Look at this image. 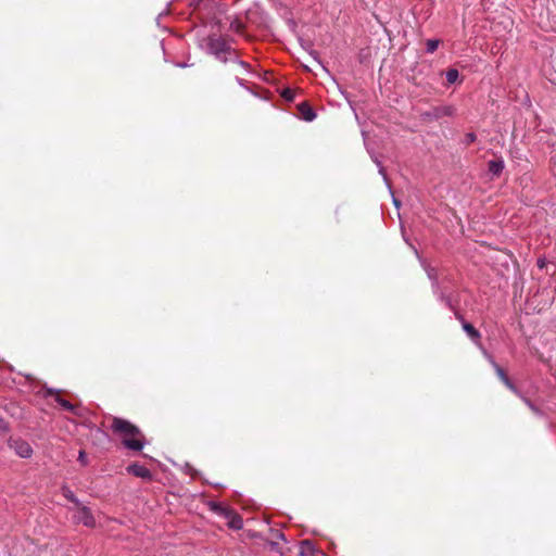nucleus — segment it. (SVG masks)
<instances>
[{
  "label": "nucleus",
  "instance_id": "f257e3e1",
  "mask_svg": "<svg viewBox=\"0 0 556 556\" xmlns=\"http://www.w3.org/2000/svg\"><path fill=\"white\" fill-rule=\"evenodd\" d=\"M111 420L112 432L121 439L126 448L136 452L143 448L144 434L136 425L121 417H112Z\"/></svg>",
  "mask_w": 556,
  "mask_h": 556
},
{
  "label": "nucleus",
  "instance_id": "f03ea898",
  "mask_svg": "<svg viewBox=\"0 0 556 556\" xmlns=\"http://www.w3.org/2000/svg\"><path fill=\"white\" fill-rule=\"evenodd\" d=\"M205 50L222 62H227L228 54L232 53L231 47L222 36L210 35L205 39Z\"/></svg>",
  "mask_w": 556,
  "mask_h": 556
},
{
  "label": "nucleus",
  "instance_id": "7ed1b4c3",
  "mask_svg": "<svg viewBox=\"0 0 556 556\" xmlns=\"http://www.w3.org/2000/svg\"><path fill=\"white\" fill-rule=\"evenodd\" d=\"M74 520L77 523H83L89 528H93L96 526V520L90 509L83 505L77 506V510L74 514Z\"/></svg>",
  "mask_w": 556,
  "mask_h": 556
},
{
  "label": "nucleus",
  "instance_id": "20e7f679",
  "mask_svg": "<svg viewBox=\"0 0 556 556\" xmlns=\"http://www.w3.org/2000/svg\"><path fill=\"white\" fill-rule=\"evenodd\" d=\"M9 446L12 448L20 457L28 458L33 454V448L28 442L21 439H10Z\"/></svg>",
  "mask_w": 556,
  "mask_h": 556
},
{
  "label": "nucleus",
  "instance_id": "39448f33",
  "mask_svg": "<svg viewBox=\"0 0 556 556\" xmlns=\"http://www.w3.org/2000/svg\"><path fill=\"white\" fill-rule=\"evenodd\" d=\"M456 318L462 323L464 331L475 342H478L481 338L480 332L470 324L465 321L463 315L455 313Z\"/></svg>",
  "mask_w": 556,
  "mask_h": 556
},
{
  "label": "nucleus",
  "instance_id": "423d86ee",
  "mask_svg": "<svg viewBox=\"0 0 556 556\" xmlns=\"http://www.w3.org/2000/svg\"><path fill=\"white\" fill-rule=\"evenodd\" d=\"M492 364L495 368V371L498 376V378L503 381V383L513 391L516 395H520V391L516 388V386L510 381V379L507 377L505 371L501 366H498L494 361H492Z\"/></svg>",
  "mask_w": 556,
  "mask_h": 556
},
{
  "label": "nucleus",
  "instance_id": "0eeeda50",
  "mask_svg": "<svg viewBox=\"0 0 556 556\" xmlns=\"http://www.w3.org/2000/svg\"><path fill=\"white\" fill-rule=\"evenodd\" d=\"M127 471L136 477L150 479L152 477L151 471L141 465L131 464L127 467Z\"/></svg>",
  "mask_w": 556,
  "mask_h": 556
},
{
  "label": "nucleus",
  "instance_id": "6e6552de",
  "mask_svg": "<svg viewBox=\"0 0 556 556\" xmlns=\"http://www.w3.org/2000/svg\"><path fill=\"white\" fill-rule=\"evenodd\" d=\"M48 394L51 396H54V400L58 404H60L65 410H68L71 413H76L77 407L70 403L67 400L60 396L59 392H55L53 390H49Z\"/></svg>",
  "mask_w": 556,
  "mask_h": 556
},
{
  "label": "nucleus",
  "instance_id": "1a4fd4ad",
  "mask_svg": "<svg viewBox=\"0 0 556 556\" xmlns=\"http://www.w3.org/2000/svg\"><path fill=\"white\" fill-rule=\"evenodd\" d=\"M225 518L228 520V526L231 529L240 530L243 527L242 518L233 510H230V514H227Z\"/></svg>",
  "mask_w": 556,
  "mask_h": 556
},
{
  "label": "nucleus",
  "instance_id": "9d476101",
  "mask_svg": "<svg viewBox=\"0 0 556 556\" xmlns=\"http://www.w3.org/2000/svg\"><path fill=\"white\" fill-rule=\"evenodd\" d=\"M489 172L494 176H498L504 169V161L503 160H492L488 164Z\"/></svg>",
  "mask_w": 556,
  "mask_h": 556
},
{
  "label": "nucleus",
  "instance_id": "9b49d317",
  "mask_svg": "<svg viewBox=\"0 0 556 556\" xmlns=\"http://www.w3.org/2000/svg\"><path fill=\"white\" fill-rule=\"evenodd\" d=\"M299 108H300V112L305 121L311 122L316 117V114L313 111V109L309 105H307L306 103L300 104Z\"/></svg>",
  "mask_w": 556,
  "mask_h": 556
},
{
  "label": "nucleus",
  "instance_id": "f8f14e48",
  "mask_svg": "<svg viewBox=\"0 0 556 556\" xmlns=\"http://www.w3.org/2000/svg\"><path fill=\"white\" fill-rule=\"evenodd\" d=\"M210 507L213 511H215L216 514L223 516V517H226L227 514H230V510L228 507L224 506L223 504L220 503H211L210 504Z\"/></svg>",
  "mask_w": 556,
  "mask_h": 556
},
{
  "label": "nucleus",
  "instance_id": "ddd939ff",
  "mask_svg": "<svg viewBox=\"0 0 556 556\" xmlns=\"http://www.w3.org/2000/svg\"><path fill=\"white\" fill-rule=\"evenodd\" d=\"M454 113V109L452 106H440L435 109V116L442 117V116H450Z\"/></svg>",
  "mask_w": 556,
  "mask_h": 556
},
{
  "label": "nucleus",
  "instance_id": "4468645a",
  "mask_svg": "<svg viewBox=\"0 0 556 556\" xmlns=\"http://www.w3.org/2000/svg\"><path fill=\"white\" fill-rule=\"evenodd\" d=\"M522 401L523 403L535 414V415H542V412L541 409L535 406L528 397L523 396L521 393L520 395H518Z\"/></svg>",
  "mask_w": 556,
  "mask_h": 556
},
{
  "label": "nucleus",
  "instance_id": "2eb2a0df",
  "mask_svg": "<svg viewBox=\"0 0 556 556\" xmlns=\"http://www.w3.org/2000/svg\"><path fill=\"white\" fill-rule=\"evenodd\" d=\"M459 73L455 68H451L446 72V80L448 84H454L458 79Z\"/></svg>",
  "mask_w": 556,
  "mask_h": 556
},
{
  "label": "nucleus",
  "instance_id": "dca6fc26",
  "mask_svg": "<svg viewBox=\"0 0 556 556\" xmlns=\"http://www.w3.org/2000/svg\"><path fill=\"white\" fill-rule=\"evenodd\" d=\"M439 45H440V40H438V39H429V40H427V42H426L427 52L428 53H433L438 49Z\"/></svg>",
  "mask_w": 556,
  "mask_h": 556
},
{
  "label": "nucleus",
  "instance_id": "f3484780",
  "mask_svg": "<svg viewBox=\"0 0 556 556\" xmlns=\"http://www.w3.org/2000/svg\"><path fill=\"white\" fill-rule=\"evenodd\" d=\"M313 549H314L313 545L309 541H303L301 543V554L302 555H307V554L312 553Z\"/></svg>",
  "mask_w": 556,
  "mask_h": 556
},
{
  "label": "nucleus",
  "instance_id": "a211bd4d",
  "mask_svg": "<svg viewBox=\"0 0 556 556\" xmlns=\"http://www.w3.org/2000/svg\"><path fill=\"white\" fill-rule=\"evenodd\" d=\"M281 97L287 101H292L294 99V90L290 88H286L281 92Z\"/></svg>",
  "mask_w": 556,
  "mask_h": 556
},
{
  "label": "nucleus",
  "instance_id": "6ab92c4d",
  "mask_svg": "<svg viewBox=\"0 0 556 556\" xmlns=\"http://www.w3.org/2000/svg\"><path fill=\"white\" fill-rule=\"evenodd\" d=\"M65 497H66L67 500H70L71 502H73L76 506H79V505H80L79 501H78V500H77V497L73 494V492H71V491H66V493H65Z\"/></svg>",
  "mask_w": 556,
  "mask_h": 556
},
{
  "label": "nucleus",
  "instance_id": "aec40b11",
  "mask_svg": "<svg viewBox=\"0 0 556 556\" xmlns=\"http://www.w3.org/2000/svg\"><path fill=\"white\" fill-rule=\"evenodd\" d=\"M78 462L83 465V466H86L88 464V459H87V455L85 453V451H79V454H78Z\"/></svg>",
  "mask_w": 556,
  "mask_h": 556
},
{
  "label": "nucleus",
  "instance_id": "412c9836",
  "mask_svg": "<svg viewBox=\"0 0 556 556\" xmlns=\"http://www.w3.org/2000/svg\"><path fill=\"white\" fill-rule=\"evenodd\" d=\"M476 140V136L475 134H468L467 135V141L468 142H473Z\"/></svg>",
  "mask_w": 556,
  "mask_h": 556
},
{
  "label": "nucleus",
  "instance_id": "4be33fe9",
  "mask_svg": "<svg viewBox=\"0 0 556 556\" xmlns=\"http://www.w3.org/2000/svg\"><path fill=\"white\" fill-rule=\"evenodd\" d=\"M538 266H539L540 268H543V267L545 266V262H544L543 260H539V261H538Z\"/></svg>",
  "mask_w": 556,
  "mask_h": 556
},
{
  "label": "nucleus",
  "instance_id": "5701e85b",
  "mask_svg": "<svg viewBox=\"0 0 556 556\" xmlns=\"http://www.w3.org/2000/svg\"><path fill=\"white\" fill-rule=\"evenodd\" d=\"M4 428H5V427H4L3 420H2V419H0V429H4Z\"/></svg>",
  "mask_w": 556,
  "mask_h": 556
},
{
  "label": "nucleus",
  "instance_id": "b1692460",
  "mask_svg": "<svg viewBox=\"0 0 556 556\" xmlns=\"http://www.w3.org/2000/svg\"><path fill=\"white\" fill-rule=\"evenodd\" d=\"M237 63H238L240 66H243V67L245 66V63H244V62H242V61H238Z\"/></svg>",
  "mask_w": 556,
  "mask_h": 556
},
{
  "label": "nucleus",
  "instance_id": "393cba45",
  "mask_svg": "<svg viewBox=\"0 0 556 556\" xmlns=\"http://www.w3.org/2000/svg\"><path fill=\"white\" fill-rule=\"evenodd\" d=\"M446 304L448 305V307L452 308V304H451V301L448 299L446 300Z\"/></svg>",
  "mask_w": 556,
  "mask_h": 556
},
{
  "label": "nucleus",
  "instance_id": "a878e982",
  "mask_svg": "<svg viewBox=\"0 0 556 556\" xmlns=\"http://www.w3.org/2000/svg\"><path fill=\"white\" fill-rule=\"evenodd\" d=\"M380 173H381L382 175H384V169H383V167H380Z\"/></svg>",
  "mask_w": 556,
  "mask_h": 556
},
{
  "label": "nucleus",
  "instance_id": "bb28decb",
  "mask_svg": "<svg viewBox=\"0 0 556 556\" xmlns=\"http://www.w3.org/2000/svg\"><path fill=\"white\" fill-rule=\"evenodd\" d=\"M394 204L399 206V201L394 199Z\"/></svg>",
  "mask_w": 556,
  "mask_h": 556
}]
</instances>
